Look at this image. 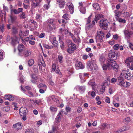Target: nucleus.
Instances as JSON below:
<instances>
[{
    "label": "nucleus",
    "mask_w": 133,
    "mask_h": 133,
    "mask_svg": "<svg viewBox=\"0 0 133 133\" xmlns=\"http://www.w3.org/2000/svg\"><path fill=\"white\" fill-rule=\"evenodd\" d=\"M102 65L103 70H106L107 69H111L116 72H117L119 68V65L116 62L111 58L108 59L107 64H103Z\"/></svg>",
    "instance_id": "1"
},
{
    "label": "nucleus",
    "mask_w": 133,
    "mask_h": 133,
    "mask_svg": "<svg viewBox=\"0 0 133 133\" xmlns=\"http://www.w3.org/2000/svg\"><path fill=\"white\" fill-rule=\"evenodd\" d=\"M48 26V29L51 31L56 29L55 19L52 18H49L46 21Z\"/></svg>",
    "instance_id": "2"
},
{
    "label": "nucleus",
    "mask_w": 133,
    "mask_h": 133,
    "mask_svg": "<svg viewBox=\"0 0 133 133\" xmlns=\"http://www.w3.org/2000/svg\"><path fill=\"white\" fill-rule=\"evenodd\" d=\"M120 55V54L119 53L113 50H110L108 54V56L109 59H111V58H112V59H111L114 61L116 59L117 57H119Z\"/></svg>",
    "instance_id": "3"
},
{
    "label": "nucleus",
    "mask_w": 133,
    "mask_h": 133,
    "mask_svg": "<svg viewBox=\"0 0 133 133\" xmlns=\"http://www.w3.org/2000/svg\"><path fill=\"white\" fill-rule=\"evenodd\" d=\"M87 68L88 69L92 70L94 69L96 70L97 68V66L96 64V62L94 60L89 61L87 63Z\"/></svg>",
    "instance_id": "4"
},
{
    "label": "nucleus",
    "mask_w": 133,
    "mask_h": 133,
    "mask_svg": "<svg viewBox=\"0 0 133 133\" xmlns=\"http://www.w3.org/2000/svg\"><path fill=\"white\" fill-rule=\"evenodd\" d=\"M125 63L127 66L131 70H133V56L128 57L125 61Z\"/></svg>",
    "instance_id": "5"
},
{
    "label": "nucleus",
    "mask_w": 133,
    "mask_h": 133,
    "mask_svg": "<svg viewBox=\"0 0 133 133\" xmlns=\"http://www.w3.org/2000/svg\"><path fill=\"white\" fill-rule=\"evenodd\" d=\"M104 34L101 31H97L95 39L96 41L98 42H102L104 37Z\"/></svg>",
    "instance_id": "6"
},
{
    "label": "nucleus",
    "mask_w": 133,
    "mask_h": 133,
    "mask_svg": "<svg viewBox=\"0 0 133 133\" xmlns=\"http://www.w3.org/2000/svg\"><path fill=\"white\" fill-rule=\"evenodd\" d=\"M123 32L125 39L127 40H128L130 38L131 36L133 34V32L132 31L127 29H125L123 31Z\"/></svg>",
    "instance_id": "7"
},
{
    "label": "nucleus",
    "mask_w": 133,
    "mask_h": 133,
    "mask_svg": "<svg viewBox=\"0 0 133 133\" xmlns=\"http://www.w3.org/2000/svg\"><path fill=\"white\" fill-rule=\"evenodd\" d=\"M108 21L105 19H103L101 20L100 21V26L101 28L104 29H106L108 27Z\"/></svg>",
    "instance_id": "8"
},
{
    "label": "nucleus",
    "mask_w": 133,
    "mask_h": 133,
    "mask_svg": "<svg viewBox=\"0 0 133 133\" xmlns=\"http://www.w3.org/2000/svg\"><path fill=\"white\" fill-rule=\"evenodd\" d=\"M31 54V51L29 49H24V50L19 55V56L27 57L29 56Z\"/></svg>",
    "instance_id": "9"
},
{
    "label": "nucleus",
    "mask_w": 133,
    "mask_h": 133,
    "mask_svg": "<svg viewBox=\"0 0 133 133\" xmlns=\"http://www.w3.org/2000/svg\"><path fill=\"white\" fill-rule=\"evenodd\" d=\"M129 69H128L127 70H124L122 71L123 75L125 78L128 80H130L131 78V75L129 72Z\"/></svg>",
    "instance_id": "10"
},
{
    "label": "nucleus",
    "mask_w": 133,
    "mask_h": 133,
    "mask_svg": "<svg viewBox=\"0 0 133 133\" xmlns=\"http://www.w3.org/2000/svg\"><path fill=\"white\" fill-rule=\"evenodd\" d=\"M52 36H51L49 38V40L56 47L58 45V42L56 40V37H52Z\"/></svg>",
    "instance_id": "11"
},
{
    "label": "nucleus",
    "mask_w": 133,
    "mask_h": 133,
    "mask_svg": "<svg viewBox=\"0 0 133 133\" xmlns=\"http://www.w3.org/2000/svg\"><path fill=\"white\" fill-rule=\"evenodd\" d=\"M27 111V109L25 107H21L19 109L20 115L21 116L26 115Z\"/></svg>",
    "instance_id": "12"
},
{
    "label": "nucleus",
    "mask_w": 133,
    "mask_h": 133,
    "mask_svg": "<svg viewBox=\"0 0 133 133\" xmlns=\"http://www.w3.org/2000/svg\"><path fill=\"white\" fill-rule=\"evenodd\" d=\"M36 3L32 2L31 4V6L32 8H34L39 5L40 3L41 2L42 0H35Z\"/></svg>",
    "instance_id": "13"
},
{
    "label": "nucleus",
    "mask_w": 133,
    "mask_h": 133,
    "mask_svg": "<svg viewBox=\"0 0 133 133\" xmlns=\"http://www.w3.org/2000/svg\"><path fill=\"white\" fill-rule=\"evenodd\" d=\"M11 44L13 45H15L16 44L19 43L18 41V38L16 36L11 38Z\"/></svg>",
    "instance_id": "14"
},
{
    "label": "nucleus",
    "mask_w": 133,
    "mask_h": 133,
    "mask_svg": "<svg viewBox=\"0 0 133 133\" xmlns=\"http://www.w3.org/2000/svg\"><path fill=\"white\" fill-rule=\"evenodd\" d=\"M24 46L22 44H20L18 46V55L19 56L24 50Z\"/></svg>",
    "instance_id": "15"
},
{
    "label": "nucleus",
    "mask_w": 133,
    "mask_h": 133,
    "mask_svg": "<svg viewBox=\"0 0 133 133\" xmlns=\"http://www.w3.org/2000/svg\"><path fill=\"white\" fill-rule=\"evenodd\" d=\"M66 5L68 7L70 13L72 14L74 12V6L71 3H68Z\"/></svg>",
    "instance_id": "16"
},
{
    "label": "nucleus",
    "mask_w": 133,
    "mask_h": 133,
    "mask_svg": "<svg viewBox=\"0 0 133 133\" xmlns=\"http://www.w3.org/2000/svg\"><path fill=\"white\" fill-rule=\"evenodd\" d=\"M14 128L18 130L21 129L22 127V123L21 122H18L13 125Z\"/></svg>",
    "instance_id": "17"
},
{
    "label": "nucleus",
    "mask_w": 133,
    "mask_h": 133,
    "mask_svg": "<svg viewBox=\"0 0 133 133\" xmlns=\"http://www.w3.org/2000/svg\"><path fill=\"white\" fill-rule=\"evenodd\" d=\"M75 66L78 69H83L84 67V65L82 64L81 62L77 61L75 64Z\"/></svg>",
    "instance_id": "18"
},
{
    "label": "nucleus",
    "mask_w": 133,
    "mask_h": 133,
    "mask_svg": "<svg viewBox=\"0 0 133 133\" xmlns=\"http://www.w3.org/2000/svg\"><path fill=\"white\" fill-rule=\"evenodd\" d=\"M31 77L32 79L31 80V81L33 83H36L37 82V79L38 78L37 76L35 74H33L31 75Z\"/></svg>",
    "instance_id": "19"
},
{
    "label": "nucleus",
    "mask_w": 133,
    "mask_h": 133,
    "mask_svg": "<svg viewBox=\"0 0 133 133\" xmlns=\"http://www.w3.org/2000/svg\"><path fill=\"white\" fill-rule=\"evenodd\" d=\"M4 98L5 99H8L10 101H13L14 99L13 96L10 95H5Z\"/></svg>",
    "instance_id": "20"
},
{
    "label": "nucleus",
    "mask_w": 133,
    "mask_h": 133,
    "mask_svg": "<svg viewBox=\"0 0 133 133\" xmlns=\"http://www.w3.org/2000/svg\"><path fill=\"white\" fill-rule=\"evenodd\" d=\"M104 17V16L103 15L101 14H98L95 16L94 20L95 21L97 22L101 18Z\"/></svg>",
    "instance_id": "21"
},
{
    "label": "nucleus",
    "mask_w": 133,
    "mask_h": 133,
    "mask_svg": "<svg viewBox=\"0 0 133 133\" xmlns=\"http://www.w3.org/2000/svg\"><path fill=\"white\" fill-rule=\"evenodd\" d=\"M58 3L59 6L60 8H62L64 7L65 5V2L64 1H57Z\"/></svg>",
    "instance_id": "22"
},
{
    "label": "nucleus",
    "mask_w": 133,
    "mask_h": 133,
    "mask_svg": "<svg viewBox=\"0 0 133 133\" xmlns=\"http://www.w3.org/2000/svg\"><path fill=\"white\" fill-rule=\"evenodd\" d=\"M76 89H78L80 91L82 92H84L85 90V87L84 86H77L75 87Z\"/></svg>",
    "instance_id": "23"
},
{
    "label": "nucleus",
    "mask_w": 133,
    "mask_h": 133,
    "mask_svg": "<svg viewBox=\"0 0 133 133\" xmlns=\"http://www.w3.org/2000/svg\"><path fill=\"white\" fill-rule=\"evenodd\" d=\"M117 84L120 86L122 85V84L124 81V80L123 78L119 77L118 78Z\"/></svg>",
    "instance_id": "24"
},
{
    "label": "nucleus",
    "mask_w": 133,
    "mask_h": 133,
    "mask_svg": "<svg viewBox=\"0 0 133 133\" xmlns=\"http://www.w3.org/2000/svg\"><path fill=\"white\" fill-rule=\"evenodd\" d=\"M35 18L36 20L37 21H38L39 22H42L41 20L42 19V17L40 14H36Z\"/></svg>",
    "instance_id": "25"
},
{
    "label": "nucleus",
    "mask_w": 133,
    "mask_h": 133,
    "mask_svg": "<svg viewBox=\"0 0 133 133\" xmlns=\"http://www.w3.org/2000/svg\"><path fill=\"white\" fill-rule=\"evenodd\" d=\"M38 65L39 66V69L42 70V66H43V67H45L46 66V65L45 63L42 60L40 61V63L38 64Z\"/></svg>",
    "instance_id": "26"
},
{
    "label": "nucleus",
    "mask_w": 133,
    "mask_h": 133,
    "mask_svg": "<svg viewBox=\"0 0 133 133\" xmlns=\"http://www.w3.org/2000/svg\"><path fill=\"white\" fill-rule=\"evenodd\" d=\"M105 58L104 57L101 56L99 58V61L102 65L105 62Z\"/></svg>",
    "instance_id": "27"
},
{
    "label": "nucleus",
    "mask_w": 133,
    "mask_h": 133,
    "mask_svg": "<svg viewBox=\"0 0 133 133\" xmlns=\"http://www.w3.org/2000/svg\"><path fill=\"white\" fill-rule=\"evenodd\" d=\"M130 85V83L129 82H124L122 84V85H121V87H127L128 86H129Z\"/></svg>",
    "instance_id": "28"
},
{
    "label": "nucleus",
    "mask_w": 133,
    "mask_h": 133,
    "mask_svg": "<svg viewBox=\"0 0 133 133\" xmlns=\"http://www.w3.org/2000/svg\"><path fill=\"white\" fill-rule=\"evenodd\" d=\"M61 116H59V115H58L55 119V122L57 123H58L61 121Z\"/></svg>",
    "instance_id": "29"
},
{
    "label": "nucleus",
    "mask_w": 133,
    "mask_h": 133,
    "mask_svg": "<svg viewBox=\"0 0 133 133\" xmlns=\"http://www.w3.org/2000/svg\"><path fill=\"white\" fill-rule=\"evenodd\" d=\"M58 58L59 62L61 63L63 62V56L61 54H59L58 56Z\"/></svg>",
    "instance_id": "30"
},
{
    "label": "nucleus",
    "mask_w": 133,
    "mask_h": 133,
    "mask_svg": "<svg viewBox=\"0 0 133 133\" xmlns=\"http://www.w3.org/2000/svg\"><path fill=\"white\" fill-rule=\"evenodd\" d=\"M119 12H120L118 10H115L114 11L115 16H116L115 18L117 20H118V19L119 16Z\"/></svg>",
    "instance_id": "31"
},
{
    "label": "nucleus",
    "mask_w": 133,
    "mask_h": 133,
    "mask_svg": "<svg viewBox=\"0 0 133 133\" xmlns=\"http://www.w3.org/2000/svg\"><path fill=\"white\" fill-rule=\"evenodd\" d=\"M79 10L80 12L83 14H85V13L86 9L85 8L82 6L79 7Z\"/></svg>",
    "instance_id": "32"
},
{
    "label": "nucleus",
    "mask_w": 133,
    "mask_h": 133,
    "mask_svg": "<svg viewBox=\"0 0 133 133\" xmlns=\"http://www.w3.org/2000/svg\"><path fill=\"white\" fill-rule=\"evenodd\" d=\"M88 84L91 85L92 90H95V82H92L91 81H90L88 82Z\"/></svg>",
    "instance_id": "33"
},
{
    "label": "nucleus",
    "mask_w": 133,
    "mask_h": 133,
    "mask_svg": "<svg viewBox=\"0 0 133 133\" xmlns=\"http://www.w3.org/2000/svg\"><path fill=\"white\" fill-rule=\"evenodd\" d=\"M102 87L100 90V92L101 94H103L104 93L105 91V87L104 86V84L102 85Z\"/></svg>",
    "instance_id": "34"
},
{
    "label": "nucleus",
    "mask_w": 133,
    "mask_h": 133,
    "mask_svg": "<svg viewBox=\"0 0 133 133\" xmlns=\"http://www.w3.org/2000/svg\"><path fill=\"white\" fill-rule=\"evenodd\" d=\"M88 95L90 94L91 96L93 98H94L96 95L94 91H90L88 92Z\"/></svg>",
    "instance_id": "35"
},
{
    "label": "nucleus",
    "mask_w": 133,
    "mask_h": 133,
    "mask_svg": "<svg viewBox=\"0 0 133 133\" xmlns=\"http://www.w3.org/2000/svg\"><path fill=\"white\" fill-rule=\"evenodd\" d=\"M130 120V117H128L124 119L123 120V122L124 123L126 124L129 122Z\"/></svg>",
    "instance_id": "36"
},
{
    "label": "nucleus",
    "mask_w": 133,
    "mask_h": 133,
    "mask_svg": "<svg viewBox=\"0 0 133 133\" xmlns=\"http://www.w3.org/2000/svg\"><path fill=\"white\" fill-rule=\"evenodd\" d=\"M12 32L14 34H16L17 33L18 31L17 28L14 26L12 28Z\"/></svg>",
    "instance_id": "37"
},
{
    "label": "nucleus",
    "mask_w": 133,
    "mask_h": 133,
    "mask_svg": "<svg viewBox=\"0 0 133 133\" xmlns=\"http://www.w3.org/2000/svg\"><path fill=\"white\" fill-rule=\"evenodd\" d=\"M38 87L39 88H43V89H46V86L45 85L42 83L39 84L38 86Z\"/></svg>",
    "instance_id": "38"
},
{
    "label": "nucleus",
    "mask_w": 133,
    "mask_h": 133,
    "mask_svg": "<svg viewBox=\"0 0 133 133\" xmlns=\"http://www.w3.org/2000/svg\"><path fill=\"white\" fill-rule=\"evenodd\" d=\"M93 7L96 10H98L99 8V6L97 3H95L93 4Z\"/></svg>",
    "instance_id": "39"
},
{
    "label": "nucleus",
    "mask_w": 133,
    "mask_h": 133,
    "mask_svg": "<svg viewBox=\"0 0 133 133\" xmlns=\"http://www.w3.org/2000/svg\"><path fill=\"white\" fill-rule=\"evenodd\" d=\"M20 18L22 19H25L26 18L24 12H22L19 14Z\"/></svg>",
    "instance_id": "40"
},
{
    "label": "nucleus",
    "mask_w": 133,
    "mask_h": 133,
    "mask_svg": "<svg viewBox=\"0 0 133 133\" xmlns=\"http://www.w3.org/2000/svg\"><path fill=\"white\" fill-rule=\"evenodd\" d=\"M69 16V15L68 14H65L63 15L62 16V18H64L65 20H67L69 19L68 18Z\"/></svg>",
    "instance_id": "41"
},
{
    "label": "nucleus",
    "mask_w": 133,
    "mask_h": 133,
    "mask_svg": "<svg viewBox=\"0 0 133 133\" xmlns=\"http://www.w3.org/2000/svg\"><path fill=\"white\" fill-rule=\"evenodd\" d=\"M69 47L70 48L74 51L76 49V45L74 43L72 44Z\"/></svg>",
    "instance_id": "42"
},
{
    "label": "nucleus",
    "mask_w": 133,
    "mask_h": 133,
    "mask_svg": "<svg viewBox=\"0 0 133 133\" xmlns=\"http://www.w3.org/2000/svg\"><path fill=\"white\" fill-rule=\"evenodd\" d=\"M34 63V61L33 59H30L28 62V65L29 66H31Z\"/></svg>",
    "instance_id": "43"
},
{
    "label": "nucleus",
    "mask_w": 133,
    "mask_h": 133,
    "mask_svg": "<svg viewBox=\"0 0 133 133\" xmlns=\"http://www.w3.org/2000/svg\"><path fill=\"white\" fill-rule=\"evenodd\" d=\"M123 14L124 17L128 18L130 16L128 12H124L123 13Z\"/></svg>",
    "instance_id": "44"
},
{
    "label": "nucleus",
    "mask_w": 133,
    "mask_h": 133,
    "mask_svg": "<svg viewBox=\"0 0 133 133\" xmlns=\"http://www.w3.org/2000/svg\"><path fill=\"white\" fill-rule=\"evenodd\" d=\"M102 126L104 128H109L110 127L109 124L105 123L103 124L102 125Z\"/></svg>",
    "instance_id": "45"
},
{
    "label": "nucleus",
    "mask_w": 133,
    "mask_h": 133,
    "mask_svg": "<svg viewBox=\"0 0 133 133\" xmlns=\"http://www.w3.org/2000/svg\"><path fill=\"white\" fill-rule=\"evenodd\" d=\"M12 104L13 105L14 107V109L15 110H17L18 109V107L17 106V104L16 103L13 102Z\"/></svg>",
    "instance_id": "46"
},
{
    "label": "nucleus",
    "mask_w": 133,
    "mask_h": 133,
    "mask_svg": "<svg viewBox=\"0 0 133 133\" xmlns=\"http://www.w3.org/2000/svg\"><path fill=\"white\" fill-rule=\"evenodd\" d=\"M122 128L124 131L128 130L130 129V127L129 126H123Z\"/></svg>",
    "instance_id": "47"
},
{
    "label": "nucleus",
    "mask_w": 133,
    "mask_h": 133,
    "mask_svg": "<svg viewBox=\"0 0 133 133\" xmlns=\"http://www.w3.org/2000/svg\"><path fill=\"white\" fill-rule=\"evenodd\" d=\"M4 24H0V28L1 31L2 32H3L4 30Z\"/></svg>",
    "instance_id": "48"
},
{
    "label": "nucleus",
    "mask_w": 133,
    "mask_h": 133,
    "mask_svg": "<svg viewBox=\"0 0 133 133\" xmlns=\"http://www.w3.org/2000/svg\"><path fill=\"white\" fill-rule=\"evenodd\" d=\"M67 51L68 53L71 54L73 53L74 52V50H72V49H71L69 47L67 50Z\"/></svg>",
    "instance_id": "49"
},
{
    "label": "nucleus",
    "mask_w": 133,
    "mask_h": 133,
    "mask_svg": "<svg viewBox=\"0 0 133 133\" xmlns=\"http://www.w3.org/2000/svg\"><path fill=\"white\" fill-rule=\"evenodd\" d=\"M56 66L55 64H53L52 66L51 72H53L55 71L56 69Z\"/></svg>",
    "instance_id": "50"
},
{
    "label": "nucleus",
    "mask_w": 133,
    "mask_h": 133,
    "mask_svg": "<svg viewBox=\"0 0 133 133\" xmlns=\"http://www.w3.org/2000/svg\"><path fill=\"white\" fill-rule=\"evenodd\" d=\"M33 69L34 72H37L38 70V66L37 65H34L33 67Z\"/></svg>",
    "instance_id": "51"
},
{
    "label": "nucleus",
    "mask_w": 133,
    "mask_h": 133,
    "mask_svg": "<svg viewBox=\"0 0 133 133\" xmlns=\"http://www.w3.org/2000/svg\"><path fill=\"white\" fill-rule=\"evenodd\" d=\"M34 130L32 129H28L25 131V133H34Z\"/></svg>",
    "instance_id": "52"
},
{
    "label": "nucleus",
    "mask_w": 133,
    "mask_h": 133,
    "mask_svg": "<svg viewBox=\"0 0 133 133\" xmlns=\"http://www.w3.org/2000/svg\"><path fill=\"white\" fill-rule=\"evenodd\" d=\"M118 21L119 22H121L122 23H126V21L124 19H123L122 18H119L118 19Z\"/></svg>",
    "instance_id": "53"
},
{
    "label": "nucleus",
    "mask_w": 133,
    "mask_h": 133,
    "mask_svg": "<svg viewBox=\"0 0 133 133\" xmlns=\"http://www.w3.org/2000/svg\"><path fill=\"white\" fill-rule=\"evenodd\" d=\"M58 128V127L56 125L52 126V129L53 131H55L57 130Z\"/></svg>",
    "instance_id": "54"
},
{
    "label": "nucleus",
    "mask_w": 133,
    "mask_h": 133,
    "mask_svg": "<svg viewBox=\"0 0 133 133\" xmlns=\"http://www.w3.org/2000/svg\"><path fill=\"white\" fill-rule=\"evenodd\" d=\"M10 109V108L9 107H4L3 109V111H6V112L8 111H9Z\"/></svg>",
    "instance_id": "55"
},
{
    "label": "nucleus",
    "mask_w": 133,
    "mask_h": 133,
    "mask_svg": "<svg viewBox=\"0 0 133 133\" xmlns=\"http://www.w3.org/2000/svg\"><path fill=\"white\" fill-rule=\"evenodd\" d=\"M60 43L61 45L60 47L63 50L64 47V43L62 41H60Z\"/></svg>",
    "instance_id": "56"
},
{
    "label": "nucleus",
    "mask_w": 133,
    "mask_h": 133,
    "mask_svg": "<svg viewBox=\"0 0 133 133\" xmlns=\"http://www.w3.org/2000/svg\"><path fill=\"white\" fill-rule=\"evenodd\" d=\"M43 46L44 47L48 49H51L52 48V46H49V45L46 44H43Z\"/></svg>",
    "instance_id": "57"
},
{
    "label": "nucleus",
    "mask_w": 133,
    "mask_h": 133,
    "mask_svg": "<svg viewBox=\"0 0 133 133\" xmlns=\"http://www.w3.org/2000/svg\"><path fill=\"white\" fill-rule=\"evenodd\" d=\"M41 101V100L40 99H39L38 100H36L35 101H34V102L37 105H39V103Z\"/></svg>",
    "instance_id": "58"
},
{
    "label": "nucleus",
    "mask_w": 133,
    "mask_h": 133,
    "mask_svg": "<svg viewBox=\"0 0 133 133\" xmlns=\"http://www.w3.org/2000/svg\"><path fill=\"white\" fill-rule=\"evenodd\" d=\"M50 109V110L52 111H56L57 110V109L56 108L52 107H51Z\"/></svg>",
    "instance_id": "59"
},
{
    "label": "nucleus",
    "mask_w": 133,
    "mask_h": 133,
    "mask_svg": "<svg viewBox=\"0 0 133 133\" xmlns=\"http://www.w3.org/2000/svg\"><path fill=\"white\" fill-rule=\"evenodd\" d=\"M31 26L32 27H33L35 28H37L38 26V25L37 24V23L36 22L34 23L33 24H31Z\"/></svg>",
    "instance_id": "60"
},
{
    "label": "nucleus",
    "mask_w": 133,
    "mask_h": 133,
    "mask_svg": "<svg viewBox=\"0 0 133 133\" xmlns=\"http://www.w3.org/2000/svg\"><path fill=\"white\" fill-rule=\"evenodd\" d=\"M119 45L118 44H116L114 46V49L116 50H118L119 49Z\"/></svg>",
    "instance_id": "61"
},
{
    "label": "nucleus",
    "mask_w": 133,
    "mask_h": 133,
    "mask_svg": "<svg viewBox=\"0 0 133 133\" xmlns=\"http://www.w3.org/2000/svg\"><path fill=\"white\" fill-rule=\"evenodd\" d=\"M49 7V4L47 3L46 4H45L44 6V8L46 10H47Z\"/></svg>",
    "instance_id": "62"
},
{
    "label": "nucleus",
    "mask_w": 133,
    "mask_h": 133,
    "mask_svg": "<svg viewBox=\"0 0 133 133\" xmlns=\"http://www.w3.org/2000/svg\"><path fill=\"white\" fill-rule=\"evenodd\" d=\"M10 18L12 23L15 21L16 18V17H14L12 16H10Z\"/></svg>",
    "instance_id": "63"
},
{
    "label": "nucleus",
    "mask_w": 133,
    "mask_h": 133,
    "mask_svg": "<svg viewBox=\"0 0 133 133\" xmlns=\"http://www.w3.org/2000/svg\"><path fill=\"white\" fill-rule=\"evenodd\" d=\"M111 82L112 83H114L116 82L117 79L116 78H113L111 79Z\"/></svg>",
    "instance_id": "64"
}]
</instances>
